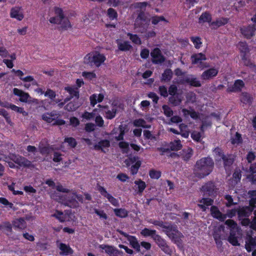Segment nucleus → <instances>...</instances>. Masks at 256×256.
<instances>
[{
  "label": "nucleus",
  "instance_id": "nucleus-1",
  "mask_svg": "<svg viewBox=\"0 0 256 256\" xmlns=\"http://www.w3.org/2000/svg\"><path fill=\"white\" fill-rule=\"evenodd\" d=\"M214 162L210 157H204L196 161L194 169L196 177L204 178L209 175L213 170Z\"/></svg>",
  "mask_w": 256,
  "mask_h": 256
},
{
  "label": "nucleus",
  "instance_id": "nucleus-2",
  "mask_svg": "<svg viewBox=\"0 0 256 256\" xmlns=\"http://www.w3.org/2000/svg\"><path fill=\"white\" fill-rule=\"evenodd\" d=\"M106 60L104 54L96 52L94 53H88L84 58V62L90 66L94 65L96 67L100 66Z\"/></svg>",
  "mask_w": 256,
  "mask_h": 256
},
{
  "label": "nucleus",
  "instance_id": "nucleus-3",
  "mask_svg": "<svg viewBox=\"0 0 256 256\" xmlns=\"http://www.w3.org/2000/svg\"><path fill=\"white\" fill-rule=\"evenodd\" d=\"M150 19L144 12L140 11L136 20L134 26L138 28L142 32H145L150 26Z\"/></svg>",
  "mask_w": 256,
  "mask_h": 256
},
{
  "label": "nucleus",
  "instance_id": "nucleus-4",
  "mask_svg": "<svg viewBox=\"0 0 256 256\" xmlns=\"http://www.w3.org/2000/svg\"><path fill=\"white\" fill-rule=\"evenodd\" d=\"M77 196L76 192H70L60 196L59 200L64 205L72 208H76L78 206V202L76 200Z\"/></svg>",
  "mask_w": 256,
  "mask_h": 256
},
{
  "label": "nucleus",
  "instance_id": "nucleus-5",
  "mask_svg": "<svg viewBox=\"0 0 256 256\" xmlns=\"http://www.w3.org/2000/svg\"><path fill=\"white\" fill-rule=\"evenodd\" d=\"M8 158L18 164L19 168L20 167L30 168L32 166V163L30 160L19 154H10Z\"/></svg>",
  "mask_w": 256,
  "mask_h": 256
},
{
  "label": "nucleus",
  "instance_id": "nucleus-6",
  "mask_svg": "<svg viewBox=\"0 0 256 256\" xmlns=\"http://www.w3.org/2000/svg\"><path fill=\"white\" fill-rule=\"evenodd\" d=\"M154 241L160 248V250L166 254L171 255L172 251L168 244L166 241L162 238L160 235L157 234L154 238Z\"/></svg>",
  "mask_w": 256,
  "mask_h": 256
},
{
  "label": "nucleus",
  "instance_id": "nucleus-7",
  "mask_svg": "<svg viewBox=\"0 0 256 256\" xmlns=\"http://www.w3.org/2000/svg\"><path fill=\"white\" fill-rule=\"evenodd\" d=\"M240 32L243 36L248 40L251 39L256 34V24L243 26L240 28Z\"/></svg>",
  "mask_w": 256,
  "mask_h": 256
},
{
  "label": "nucleus",
  "instance_id": "nucleus-8",
  "mask_svg": "<svg viewBox=\"0 0 256 256\" xmlns=\"http://www.w3.org/2000/svg\"><path fill=\"white\" fill-rule=\"evenodd\" d=\"M202 190L204 192V196H214L218 192L215 184L212 182H208L202 186Z\"/></svg>",
  "mask_w": 256,
  "mask_h": 256
},
{
  "label": "nucleus",
  "instance_id": "nucleus-9",
  "mask_svg": "<svg viewBox=\"0 0 256 256\" xmlns=\"http://www.w3.org/2000/svg\"><path fill=\"white\" fill-rule=\"evenodd\" d=\"M118 232L127 239L131 247L134 248L137 252H140V245L135 236H130L122 230H118Z\"/></svg>",
  "mask_w": 256,
  "mask_h": 256
},
{
  "label": "nucleus",
  "instance_id": "nucleus-10",
  "mask_svg": "<svg viewBox=\"0 0 256 256\" xmlns=\"http://www.w3.org/2000/svg\"><path fill=\"white\" fill-rule=\"evenodd\" d=\"M182 84H188L194 87H200L202 86L200 82L192 74H188L180 80Z\"/></svg>",
  "mask_w": 256,
  "mask_h": 256
},
{
  "label": "nucleus",
  "instance_id": "nucleus-11",
  "mask_svg": "<svg viewBox=\"0 0 256 256\" xmlns=\"http://www.w3.org/2000/svg\"><path fill=\"white\" fill-rule=\"evenodd\" d=\"M98 190L103 196L108 200V201L112 206L116 207L119 206L120 204L118 200L110 194L104 187L99 186L98 187Z\"/></svg>",
  "mask_w": 256,
  "mask_h": 256
},
{
  "label": "nucleus",
  "instance_id": "nucleus-12",
  "mask_svg": "<svg viewBox=\"0 0 256 256\" xmlns=\"http://www.w3.org/2000/svg\"><path fill=\"white\" fill-rule=\"evenodd\" d=\"M100 248L104 250L105 252L108 254L109 256H123L124 255L122 251L118 250L112 246L100 244Z\"/></svg>",
  "mask_w": 256,
  "mask_h": 256
},
{
  "label": "nucleus",
  "instance_id": "nucleus-13",
  "mask_svg": "<svg viewBox=\"0 0 256 256\" xmlns=\"http://www.w3.org/2000/svg\"><path fill=\"white\" fill-rule=\"evenodd\" d=\"M152 62L154 64H161L164 62L165 58L162 54L160 48H154L150 52Z\"/></svg>",
  "mask_w": 256,
  "mask_h": 256
},
{
  "label": "nucleus",
  "instance_id": "nucleus-14",
  "mask_svg": "<svg viewBox=\"0 0 256 256\" xmlns=\"http://www.w3.org/2000/svg\"><path fill=\"white\" fill-rule=\"evenodd\" d=\"M54 12L56 16L50 18L49 22L52 24L60 23V20H62L65 17L64 11L62 8L55 6Z\"/></svg>",
  "mask_w": 256,
  "mask_h": 256
},
{
  "label": "nucleus",
  "instance_id": "nucleus-15",
  "mask_svg": "<svg viewBox=\"0 0 256 256\" xmlns=\"http://www.w3.org/2000/svg\"><path fill=\"white\" fill-rule=\"evenodd\" d=\"M218 73V68L212 67L204 70L201 74L203 80H209L216 77Z\"/></svg>",
  "mask_w": 256,
  "mask_h": 256
},
{
  "label": "nucleus",
  "instance_id": "nucleus-16",
  "mask_svg": "<svg viewBox=\"0 0 256 256\" xmlns=\"http://www.w3.org/2000/svg\"><path fill=\"white\" fill-rule=\"evenodd\" d=\"M244 87V83L241 80H236L234 81V84L228 88L227 92H240Z\"/></svg>",
  "mask_w": 256,
  "mask_h": 256
},
{
  "label": "nucleus",
  "instance_id": "nucleus-17",
  "mask_svg": "<svg viewBox=\"0 0 256 256\" xmlns=\"http://www.w3.org/2000/svg\"><path fill=\"white\" fill-rule=\"evenodd\" d=\"M210 214L212 216L218 220L220 221L224 222L226 219V217L224 214H222L218 208L215 206H212L210 208Z\"/></svg>",
  "mask_w": 256,
  "mask_h": 256
},
{
  "label": "nucleus",
  "instance_id": "nucleus-18",
  "mask_svg": "<svg viewBox=\"0 0 256 256\" xmlns=\"http://www.w3.org/2000/svg\"><path fill=\"white\" fill-rule=\"evenodd\" d=\"M13 93L15 96H19V100L23 102H26L28 101V98L30 97L28 93L18 88H14L13 89Z\"/></svg>",
  "mask_w": 256,
  "mask_h": 256
},
{
  "label": "nucleus",
  "instance_id": "nucleus-19",
  "mask_svg": "<svg viewBox=\"0 0 256 256\" xmlns=\"http://www.w3.org/2000/svg\"><path fill=\"white\" fill-rule=\"evenodd\" d=\"M110 146V142L108 140H102L94 146V149L96 150H101L106 152L104 148H108Z\"/></svg>",
  "mask_w": 256,
  "mask_h": 256
},
{
  "label": "nucleus",
  "instance_id": "nucleus-20",
  "mask_svg": "<svg viewBox=\"0 0 256 256\" xmlns=\"http://www.w3.org/2000/svg\"><path fill=\"white\" fill-rule=\"evenodd\" d=\"M256 246V240L252 236H248L246 238L245 248L248 252L252 251V250Z\"/></svg>",
  "mask_w": 256,
  "mask_h": 256
},
{
  "label": "nucleus",
  "instance_id": "nucleus-21",
  "mask_svg": "<svg viewBox=\"0 0 256 256\" xmlns=\"http://www.w3.org/2000/svg\"><path fill=\"white\" fill-rule=\"evenodd\" d=\"M190 60H192V63L193 64H202V61L206 60V58L204 54L202 52H200L192 54L190 56Z\"/></svg>",
  "mask_w": 256,
  "mask_h": 256
},
{
  "label": "nucleus",
  "instance_id": "nucleus-22",
  "mask_svg": "<svg viewBox=\"0 0 256 256\" xmlns=\"http://www.w3.org/2000/svg\"><path fill=\"white\" fill-rule=\"evenodd\" d=\"M180 156L185 162L188 161L193 155L192 149L190 148L183 149L180 152Z\"/></svg>",
  "mask_w": 256,
  "mask_h": 256
},
{
  "label": "nucleus",
  "instance_id": "nucleus-23",
  "mask_svg": "<svg viewBox=\"0 0 256 256\" xmlns=\"http://www.w3.org/2000/svg\"><path fill=\"white\" fill-rule=\"evenodd\" d=\"M104 99V95L102 94H92L90 97V106L94 107L97 102H101Z\"/></svg>",
  "mask_w": 256,
  "mask_h": 256
},
{
  "label": "nucleus",
  "instance_id": "nucleus-24",
  "mask_svg": "<svg viewBox=\"0 0 256 256\" xmlns=\"http://www.w3.org/2000/svg\"><path fill=\"white\" fill-rule=\"evenodd\" d=\"M58 118L56 111H52L50 112H46L42 116V118L48 123H51Z\"/></svg>",
  "mask_w": 256,
  "mask_h": 256
},
{
  "label": "nucleus",
  "instance_id": "nucleus-25",
  "mask_svg": "<svg viewBox=\"0 0 256 256\" xmlns=\"http://www.w3.org/2000/svg\"><path fill=\"white\" fill-rule=\"evenodd\" d=\"M198 202L202 204H198V206L202 209V211L205 212L206 209V206H212L214 203V200L210 198H202Z\"/></svg>",
  "mask_w": 256,
  "mask_h": 256
},
{
  "label": "nucleus",
  "instance_id": "nucleus-26",
  "mask_svg": "<svg viewBox=\"0 0 256 256\" xmlns=\"http://www.w3.org/2000/svg\"><path fill=\"white\" fill-rule=\"evenodd\" d=\"M10 17L14 18L18 20H22L24 18V14L20 12V9L18 8H13L10 10Z\"/></svg>",
  "mask_w": 256,
  "mask_h": 256
},
{
  "label": "nucleus",
  "instance_id": "nucleus-27",
  "mask_svg": "<svg viewBox=\"0 0 256 256\" xmlns=\"http://www.w3.org/2000/svg\"><path fill=\"white\" fill-rule=\"evenodd\" d=\"M172 72L170 68H166L164 70L162 74L160 80L162 82H169L172 78Z\"/></svg>",
  "mask_w": 256,
  "mask_h": 256
},
{
  "label": "nucleus",
  "instance_id": "nucleus-28",
  "mask_svg": "<svg viewBox=\"0 0 256 256\" xmlns=\"http://www.w3.org/2000/svg\"><path fill=\"white\" fill-rule=\"evenodd\" d=\"M212 15L208 12H205L202 14L198 18V23L202 24L204 22H208L210 24L212 22Z\"/></svg>",
  "mask_w": 256,
  "mask_h": 256
},
{
  "label": "nucleus",
  "instance_id": "nucleus-29",
  "mask_svg": "<svg viewBox=\"0 0 256 256\" xmlns=\"http://www.w3.org/2000/svg\"><path fill=\"white\" fill-rule=\"evenodd\" d=\"M240 100L244 104H251L253 100V98L249 93L242 92L240 94Z\"/></svg>",
  "mask_w": 256,
  "mask_h": 256
},
{
  "label": "nucleus",
  "instance_id": "nucleus-30",
  "mask_svg": "<svg viewBox=\"0 0 256 256\" xmlns=\"http://www.w3.org/2000/svg\"><path fill=\"white\" fill-rule=\"evenodd\" d=\"M252 212L254 210L249 206H246L239 209L238 214L240 216L248 217Z\"/></svg>",
  "mask_w": 256,
  "mask_h": 256
},
{
  "label": "nucleus",
  "instance_id": "nucleus-31",
  "mask_svg": "<svg viewBox=\"0 0 256 256\" xmlns=\"http://www.w3.org/2000/svg\"><path fill=\"white\" fill-rule=\"evenodd\" d=\"M58 248L62 251L60 253L61 254L67 256L72 254L74 252L73 250L69 246L62 242L60 244Z\"/></svg>",
  "mask_w": 256,
  "mask_h": 256
},
{
  "label": "nucleus",
  "instance_id": "nucleus-32",
  "mask_svg": "<svg viewBox=\"0 0 256 256\" xmlns=\"http://www.w3.org/2000/svg\"><path fill=\"white\" fill-rule=\"evenodd\" d=\"M221 160L223 161L224 166L226 170L230 167L234 162V158L231 154L224 155Z\"/></svg>",
  "mask_w": 256,
  "mask_h": 256
},
{
  "label": "nucleus",
  "instance_id": "nucleus-33",
  "mask_svg": "<svg viewBox=\"0 0 256 256\" xmlns=\"http://www.w3.org/2000/svg\"><path fill=\"white\" fill-rule=\"evenodd\" d=\"M112 106L113 108L111 110H108L105 112L104 117L108 120H112L115 118L118 112V110L116 108L117 104L112 103Z\"/></svg>",
  "mask_w": 256,
  "mask_h": 256
},
{
  "label": "nucleus",
  "instance_id": "nucleus-34",
  "mask_svg": "<svg viewBox=\"0 0 256 256\" xmlns=\"http://www.w3.org/2000/svg\"><path fill=\"white\" fill-rule=\"evenodd\" d=\"M12 224L9 222H4L2 224H0V230H4L6 234L8 236L12 234Z\"/></svg>",
  "mask_w": 256,
  "mask_h": 256
},
{
  "label": "nucleus",
  "instance_id": "nucleus-35",
  "mask_svg": "<svg viewBox=\"0 0 256 256\" xmlns=\"http://www.w3.org/2000/svg\"><path fill=\"white\" fill-rule=\"evenodd\" d=\"M229 22V18H217L215 21L212 22L210 26H216V28H219L227 24Z\"/></svg>",
  "mask_w": 256,
  "mask_h": 256
},
{
  "label": "nucleus",
  "instance_id": "nucleus-36",
  "mask_svg": "<svg viewBox=\"0 0 256 256\" xmlns=\"http://www.w3.org/2000/svg\"><path fill=\"white\" fill-rule=\"evenodd\" d=\"M140 234L144 237L150 236L152 240H154V238H155V236L158 234L156 230L146 228L142 230Z\"/></svg>",
  "mask_w": 256,
  "mask_h": 256
},
{
  "label": "nucleus",
  "instance_id": "nucleus-37",
  "mask_svg": "<svg viewBox=\"0 0 256 256\" xmlns=\"http://www.w3.org/2000/svg\"><path fill=\"white\" fill-rule=\"evenodd\" d=\"M178 229V227L175 224H169L167 225L164 230L163 232L168 236L169 238L174 233L176 232V230Z\"/></svg>",
  "mask_w": 256,
  "mask_h": 256
},
{
  "label": "nucleus",
  "instance_id": "nucleus-38",
  "mask_svg": "<svg viewBox=\"0 0 256 256\" xmlns=\"http://www.w3.org/2000/svg\"><path fill=\"white\" fill-rule=\"evenodd\" d=\"M214 157L216 161H220L225 155L222 148L218 146L212 150Z\"/></svg>",
  "mask_w": 256,
  "mask_h": 256
},
{
  "label": "nucleus",
  "instance_id": "nucleus-39",
  "mask_svg": "<svg viewBox=\"0 0 256 256\" xmlns=\"http://www.w3.org/2000/svg\"><path fill=\"white\" fill-rule=\"evenodd\" d=\"M114 214L120 218H126L128 216V212L123 208L114 209Z\"/></svg>",
  "mask_w": 256,
  "mask_h": 256
},
{
  "label": "nucleus",
  "instance_id": "nucleus-40",
  "mask_svg": "<svg viewBox=\"0 0 256 256\" xmlns=\"http://www.w3.org/2000/svg\"><path fill=\"white\" fill-rule=\"evenodd\" d=\"M184 237L181 232L176 230V232L171 236L169 238L175 244H180L182 242V238Z\"/></svg>",
  "mask_w": 256,
  "mask_h": 256
},
{
  "label": "nucleus",
  "instance_id": "nucleus-41",
  "mask_svg": "<svg viewBox=\"0 0 256 256\" xmlns=\"http://www.w3.org/2000/svg\"><path fill=\"white\" fill-rule=\"evenodd\" d=\"M64 90L70 94L71 98H73L75 97L76 99L79 98L80 92L78 88H72L70 86H66L64 88Z\"/></svg>",
  "mask_w": 256,
  "mask_h": 256
},
{
  "label": "nucleus",
  "instance_id": "nucleus-42",
  "mask_svg": "<svg viewBox=\"0 0 256 256\" xmlns=\"http://www.w3.org/2000/svg\"><path fill=\"white\" fill-rule=\"evenodd\" d=\"M25 221L22 218L16 219L12 222V226L14 229L22 230L25 228Z\"/></svg>",
  "mask_w": 256,
  "mask_h": 256
},
{
  "label": "nucleus",
  "instance_id": "nucleus-43",
  "mask_svg": "<svg viewBox=\"0 0 256 256\" xmlns=\"http://www.w3.org/2000/svg\"><path fill=\"white\" fill-rule=\"evenodd\" d=\"M134 184L138 186L137 193L138 194H141L146 188V182L140 179L138 180H135Z\"/></svg>",
  "mask_w": 256,
  "mask_h": 256
},
{
  "label": "nucleus",
  "instance_id": "nucleus-44",
  "mask_svg": "<svg viewBox=\"0 0 256 256\" xmlns=\"http://www.w3.org/2000/svg\"><path fill=\"white\" fill-rule=\"evenodd\" d=\"M170 150L178 151L182 148V144H181L180 140H178L171 142L170 144Z\"/></svg>",
  "mask_w": 256,
  "mask_h": 256
},
{
  "label": "nucleus",
  "instance_id": "nucleus-45",
  "mask_svg": "<svg viewBox=\"0 0 256 256\" xmlns=\"http://www.w3.org/2000/svg\"><path fill=\"white\" fill-rule=\"evenodd\" d=\"M238 47L240 54L250 52V48L246 42H240L238 44Z\"/></svg>",
  "mask_w": 256,
  "mask_h": 256
},
{
  "label": "nucleus",
  "instance_id": "nucleus-46",
  "mask_svg": "<svg viewBox=\"0 0 256 256\" xmlns=\"http://www.w3.org/2000/svg\"><path fill=\"white\" fill-rule=\"evenodd\" d=\"M168 100L171 104L174 106H178L182 102V100L178 94L174 96H170L168 98Z\"/></svg>",
  "mask_w": 256,
  "mask_h": 256
},
{
  "label": "nucleus",
  "instance_id": "nucleus-47",
  "mask_svg": "<svg viewBox=\"0 0 256 256\" xmlns=\"http://www.w3.org/2000/svg\"><path fill=\"white\" fill-rule=\"evenodd\" d=\"M118 49L121 51H128L132 48V46L130 44L129 42L125 41L124 42L118 44Z\"/></svg>",
  "mask_w": 256,
  "mask_h": 256
},
{
  "label": "nucleus",
  "instance_id": "nucleus-48",
  "mask_svg": "<svg viewBox=\"0 0 256 256\" xmlns=\"http://www.w3.org/2000/svg\"><path fill=\"white\" fill-rule=\"evenodd\" d=\"M57 24H60L62 28L64 30H66L68 28H72V25L68 18L66 17H64L62 20H60V22Z\"/></svg>",
  "mask_w": 256,
  "mask_h": 256
},
{
  "label": "nucleus",
  "instance_id": "nucleus-49",
  "mask_svg": "<svg viewBox=\"0 0 256 256\" xmlns=\"http://www.w3.org/2000/svg\"><path fill=\"white\" fill-rule=\"evenodd\" d=\"M228 242L234 246H240V243L234 233L230 232L228 238Z\"/></svg>",
  "mask_w": 256,
  "mask_h": 256
},
{
  "label": "nucleus",
  "instance_id": "nucleus-50",
  "mask_svg": "<svg viewBox=\"0 0 256 256\" xmlns=\"http://www.w3.org/2000/svg\"><path fill=\"white\" fill-rule=\"evenodd\" d=\"M94 212L96 214L97 216H98L100 220H108V216L104 212V210L95 208L94 209Z\"/></svg>",
  "mask_w": 256,
  "mask_h": 256
},
{
  "label": "nucleus",
  "instance_id": "nucleus-51",
  "mask_svg": "<svg viewBox=\"0 0 256 256\" xmlns=\"http://www.w3.org/2000/svg\"><path fill=\"white\" fill-rule=\"evenodd\" d=\"M107 16L111 20H117L118 16L116 11L113 8H109L108 10Z\"/></svg>",
  "mask_w": 256,
  "mask_h": 256
},
{
  "label": "nucleus",
  "instance_id": "nucleus-52",
  "mask_svg": "<svg viewBox=\"0 0 256 256\" xmlns=\"http://www.w3.org/2000/svg\"><path fill=\"white\" fill-rule=\"evenodd\" d=\"M127 36H129L130 39L133 43L136 44H142L141 40L137 34L128 32Z\"/></svg>",
  "mask_w": 256,
  "mask_h": 256
},
{
  "label": "nucleus",
  "instance_id": "nucleus-53",
  "mask_svg": "<svg viewBox=\"0 0 256 256\" xmlns=\"http://www.w3.org/2000/svg\"><path fill=\"white\" fill-rule=\"evenodd\" d=\"M142 162L140 160L136 161L135 164L132 165L130 168V173L132 175L136 174L138 170L141 166Z\"/></svg>",
  "mask_w": 256,
  "mask_h": 256
},
{
  "label": "nucleus",
  "instance_id": "nucleus-54",
  "mask_svg": "<svg viewBox=\"0 0 256 256\" xmlns=\"http://www.w3.org/2000/svg\"><path fill=\"white\" fill-rule=\"evenodd\" d=\"M190 38L196 49H198L202 46V42H201V38L200 37L192 36Z\"/></svg>",
  "mask_w": 256,
  "mask_h": 256
},
{
  "label": "nucleus",
  "instance_id": "nucleus-55",
  "mask_svg": "<svg viewBox=\"0 0 256 256\" xmlns=\"http://www.w3.org/2000/svg\"><path fill=\"white\" fill-rule=\"evenodd\" d=\"M242 138L241 134L238 132H236V133L234 138L231 139V143L232 144H242Z\"/></svg>",
  "mask_w": 256,
  "mask_h": 256
},
{
  "label": "nucleus",
  "instance_id": "nucleus-56",
  "mask_svg": "<svg viewBox=\"0 0 256 256\" xmlns=\"http://www.w3.org/2000/svg\"><path fill=\"white\" fill-rule=\"evenodd\" d=\"M10 109L14 112L22 114L23 116H27L28 115V112L24 110L23 108L18 107L15 104H12L10 106Z\"/></svg>",
  "mask_w": 256,
  "mask_h": 256
},
{
  "label": "nucleus",
  "instance_id": "nucleus-57",
  "mask_svg": "<svg viewBox=\"0 0 256 256\" xmlns=\"http://www.w3.org/2000/svg\"><path fill=\"white\" fill-rule=\"evenodd\" d=\"M129 143L127 142L122 141L118 143V146L122 149L123 153H128L130 150Z\"/></svg>",
  "mask_w": 256,
  "mask_h": 256
},
{
  "label": "nucleus",
  "instance_id": "nucleus-58",
  "mask_svg": "<svg viewBox=\"0 0 256 256\" xmlns=\"http://www.w3.org/2000/svg\"><path fill=\"white\" fill-rule=\"evenodd\" d=\"M164 114L167 117H171L174 114L172 109L168 105L164 104L162 106Z\"/></svg>",
  "mask_w": 256,
  "mask_h": 256
},
{
  "label": "nucleus",
  "instance_id": "nucleus-59",
  "mask_svg": "<svg viewBox=\"0 0 256 256\" xmlns=\"http://www.w3.org/2000/svg\"><path fill=\"white\" fill-rule=\"evenodd\" d=\"M44 95L46 97L52 100H54L56 97V92L50 88L47 89L46 92L44 93Z\"/></svg>",
  "mask_w": 256,
  "mask_h": 256
},
{
  "label": "nucleus",
  "instance_id": "nucleus-60",
  "mask_svg": "<svg viewBox=\"0 0 256 256\" xmlns=\"http://www.w3.org/2000/svg\"><path fill=\"white\" fill-rule=\"evenodd\" d=\"M78 107L79 106L78 104L70 102L65 106L64 108L68 112H73L75 111Z\"/></svg>",
  "mask_w": 256,
  "mask_h": 256
},
{
  "label": "nucleus",
  "instance_id": "nucleus-61",
  "mask_svg": "<svg viewBox=\"0 0 256 256\" xmlns=\"http://www.w3.org/2000/svg\"><path fill=\"white\" fill-rule=\"evenodd\" d=\"M149 175L151 178L158 180L161 176V172L152 169L150 170Z\"/></svg>",
  "mask_w": 256,
  "mask_h": 256
},
{
  "label": "nucleus",
  "instance_id": "nucleus-62",
  "mask_svg": "<svg viewBox=\"0 0 256 256\" xmlns=\"http://www.w3.org/2000/svg\"><path fill=\"white\" fill-rule=\"evenodd\" d=\"M64 142L68 143V145L72 148H75L77 145L76 139L72 137L66 138Z\"/></svg>",
  "mask_w": 256,
  "mask_h": 256
},
{
  "label": "nucleus",
  "instance_id": "nucleus-63",
  "mask_svg": "<svg viewBox=\"0 0 256 256\" xmlns=\"http://www.w3.org/2000/svg\"><path fill=\"white\" fill-rule=\"evenodd\" d=\"M52 216L56 218L60 222H64L65 221V218L64 216L63 212L60 211L56 210V212L52 214Z\"/></svg>",
  "mask_w": 256,
  "mask_h": 256
},
{
  "label": "nucleus",
  "instance_id": "nucleus-64",
  "mask_svg": "<svg viewBox=\"0 0 256 256\" xmlns=\"http://www.w3.org/2000/svg\"><path fill=\"white\" fill-rule=\"evenodd\" d=\"M0 203L10 208H13L14 204L10 202L6 198L0 197Z\"/></svg>",
  "mask_w": 256,
  "mask_h": 256
}]
</instances>
